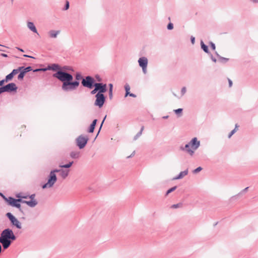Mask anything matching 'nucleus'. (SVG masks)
Listing matches in <instances>:
<instances>
[{
    "mask_svg": "<svg viewBox=\"0 0 258 258\" xmlns=\"http://www.w3.org/2000/svg\"><path fill=\"white\" fill-rule=\"evenodd\" d=\"M39 71H44L43 68V69H37L33 71L34 72H37Z\"/></svg>",
    "mask_w": 258,
    "mask_h": 258,
    "instance_id": "nucleus-46",
    "label": "nucleus"
},
{
    "mask_svg": "<svg viewBox=\"0 0 258 258\" xmlns=\"http://www.w3.org/2000/svg\"><path fill=\"white\" fill-rule=\"evenodd\" d=\"M180 150L182 151H185L191 156L193 155L194 154V151L190 148L189 143L186 144L184 147H180Z\"/></svg>",
    "mask_w": 258,
    "mask_h": 258,
    "instance_id": "nucleus-15",
    "label": "nucleus"
},
{
    "mask_svg": "<svg viewBox=\"0 0 258 258\" xmlns=\"http://www.w3.org/2000/svg\"><path fill=\"white\" fill-rule=\"evenodd\" d=\"M209 54L210 55V57L212 60L214 62H216L217 61V59H216V58L214 57L213 55L211 53Z\"/></svg>",
    "mask_w": 258,
    "mask_h": 258,
    "instance_id": "nucleus-42",
    "label": "nucleus"
},
{
    "mask_svg": "<svg viewBox=\"0 0 258 258\" xmlns=\"http://www.w3.org/2000/svg\"><path fill=\"white\" fill-rule=\"evenodd\" d=\"M125 91H129L130 90V86L128 84H126L124 86Z\"/></svg>",
    "mask_w": 258,
    "mask_h": 258,
    "instance_id": "nucleus-36",
    "label": "nucleus"
},
{
    "mask_svg": "<svg viewBox=\"0 0 258 258\" xmlns=\"http://www.w3.org/2000/svg\"><path fill=\"white\" fill-rule=\"evenodd\" d=\"M2 87L4 92L16 91L17 89V87L14 83H9L5 86H2Z\"/></svg>",
    "mask_w": 258,
    "mask_h": 258,
    "instance_id": "nucleus-10",
    "label": "nucleus"
},
{
    "mask_svg": "<svg viewBox=\"0 0 258 258\" xmlns=\"http://www.w3.org/2000/svg\"><path fill=\"white\" fill-rule=\"evenodd\" d=\"M16 239V236L15 235L13 230L10 228L4 229L1 233L0 243L4 249H6L10 247L13 241Z\"/></svg>",
    "mask_w": 258,
    "mask_h": 258,
    "instance_id": "nucleus-2",
    "label": "nucleus"
},
{
    "mask_svg": "<svg viewBox=\"0 0 258 258\" xmlns=\"http://www.w3.org/2000/svg\"><path fill=\"white\" fill-rule=\"evenodd\" d=\"M97 120L96 119L93 120L92 123L91 124L96 126Z\"/></svg>",
    "mask_w": 258,
    "mask_h": 258,
    "instance_id": "nucleus-47",
    "label": "nucleus"
},
{
    "mask_svg": "<svg viewBox=\"0 0 258 258\" xmlns=\"http://www.w3.org/2000/svg\"><path fill=\"white\" fill-rule=\"evenodd\" d=\"M6 216L10 220L11 224L13 226H15L18 229H20L22 228L21 223L11 213H7Z\"/></svg>",
    "mask_w": 258,
    "mask_h": 258,
    "instance_id": "nucleus-7",
    "label": "nucleus"
},
{
    "mask_svg": "<svg viewBox=\"0 0 258 258\" xmlns=\"http://www.w3.org/2000/svg\"><path fill=\"white\" fill-rule=\"evenodd\" d=\"M32 70V67L30 66L26 67L25 69H24L23 71H21L19 74L18 76V80L20 81L23 80L25 74Z\"/></svg>",
    "mask_w": 258,
    "mask_h": 258,
    "instance_id": "nucleus-14",
    "label": "nucleus"
},
{
    "mask_svg": "<svg viewBox=\"0 0 258 258\" xmlns=\"http://www.w3.org/2000/svg\"><path fill=\"white\" fill-rule=\"evenodd\" d=\"M88 140L89 139L87 136L80 135L76 139L77 145L80 149H82L85 147Z\"/></svg>",
    "mask_w": 258,
    "mask_h": 258,
    "instance_id": "nucleus-6",
    "label": "nucleus"
},
{
    "mask_svg": "<svg viewBox=\"0 0 258 258\" xmlns=\"http://www.w3.org/2000/svg\"><path fill=\"white\" fill-rule=\"evenodd\" d=\"M17 49H18L19 50H20V51H22V52H24V50L23 49L20 48H19V47H16Z\"/></svg>",
    "mask_w": 258,
    "mask_h": 258,
    "instance_id": "nucleus-57",
    "label": "nucleus"
},
{
    "mask_svg": "<svg viewBox=\"0 0 258 258\" xmlns=\"http://www.w3.org/2000/svg\"><path fill=\"white\" fill-rule=\"evenodd\" d=\"M44 71L47 70H52L56 71L53 74L54 78L57 79L61 81L62 84L61 89L66 92L73 91L77 89L80 85L79 82L77 81H73V76L70 73L62 71L61 67L56 63H53L48 66L46 68H43Z\"/></svg>",
    "mask_w": 258,
    "mask_h": 258,
    "instance_id": "nucleus-1",
    "label": "nucleus"
},
{
    "mask_svg": "<svg viewBox=\"0 0 258 258\" xmlns=\"http://www.w3.org/2000/svg\"><path fill=\"white\" fill-rule=\"evenodd\" d=\"M59 30H50L48 32L49 36L50 38H55L57 37V35L60 33Z\"/></svg>",
    "mask_w": 258,
    "mask_h": 258,
    "instance_id": "nucleus-18",
    "label": "nucleus"
},
{
    "mask_svg": "<svg viewBox=\"0 0 258 258\" xmlns=\"http://www.w3.org/2000/svg\"><path fill=\"white\" fill-rule=\"evenodd\" d=\"M60 169H54L51 171L49 176V179L47 182L42 185V188H45L47 187H51L57 180L56 176L55 174V172H60Z\"/></svg>",
    "mask_w": 258,
    "mask_h": 258,
    "instance_id": "nucleus-4",
    "label": "nucleus"
},
{
    "mask_svg": "<svg viewBox=\"0 0 258 258\" xmlns=\"http://www.w3.org/2000/svg\"><path fill=\"white\" fill-rule=\"evenodd\" d=\"M95 77L99 82H100L101 81V79L100 78L99 75H96Z\"/></svg>",
    "mask_w": 258,
    "mask_h": 258,
    "instance_id": "nucleus-51",
    "label": "nucleus"
},
{
    "mask_svg": "<svg viewBox=\"0 0 258 258\" xmlns=\"http://www.w3.org/2000/svg\"><path fill=\"white\" fill-rule=\"evenodd\" d=\"M5 82H6V81H5V79L1 81L0 80V86H3Z\"/></svg>",
    "mask_w": 258,
    "mask_h": 258,
    "instance_id": "nucleus-50",
    "label": "nucleus"
},
{
    "mask_svg": "<svg viewBox=\"0 0 258 258\" xmlns=\"http://www.w3.org/2000/svg\"><path fill=\"white\" fill-rule=\"evenodd\" d=\"M183 109L182 108H178L177 109L174 110V112L175 114L178 115V116H181L182 115V112Z\"/></svg>",
    "mask_w": 258,
    "mask_h": 258,
    "instance_id": "nucleus-25",
    "label": "nucleus"
},
{
    "mask_svg": "<svg viewBox=\"0 0 258 258\" xmlns=\"http://www.w3.org/2000/svg\"><path fill=\"white\" fill-rule=\"evenodd\" d=\"M71 157L74 159L78 158L79 157V153L77 152H72L71 153Z\"/></svg>",
    "mask_w": 258,
    "mask_h": 258,
    "instance_id": "nucleus-24",
    "label": "nucleus"
},
{
    "mask_svg": "<svg viewBox=\"0 0 258 258\" xmlns=\"http://www.w3.org/2000/svg\"><path fill=\"white\" fill-rule=\"evenodd\" d=\"M168 30H171L173 29V24L172 23H169L167 26Z\"/></svg>",
    "mask_w": 258,
    "mask_h": 258,
    "instance_id": "nucleus-35",
    "label": "nucleus"
},
{
    "mask_svg": "<svg viewBox=\"0 0 258 258\" xmlns=\"http://www.w3.org/2000/svg\"><path fill=\"white\" fill-rule=\"evenodd\" d=\"M181 206H182L181 203H178L177 204H174V205H172L171 208H180Z\"/></svg>",
    "mask_w": 258,
    "mask_h": 258,
    "instance_id": "nucleus-33",
    "label": "nucleus"
},
{
    "mask_svg": "<svg viewBox=\"0 0 258 258\" xmlns=\"http://www.w3.org/2000/svg\"><path fill=\"white\" fill-rule=\"evenodd\" d=\"M129 96L133 97H136V95L135 94L132 93H130V95Z\"/></svg>",
    "mask_w": 258,
    "mask_h": 258,
    "instance_id": "nucleus-55",
    "label": "nucleus"
},
{
    "mask_svg": "<svg viewBox=\"0 0 258 258\" xmlns=\"http://www.w3.org/2000/svg\"><path fill=\"white\" fill-rule=\"evenodd\" d=\"M94 87H96L98 90L97 94H103L107 91V85L102 83H95Z\"/></svg>",
    "mask_w": 258,
    "mask_h": 258,
    "instance_id": "nucleus-12",
    "label": "nucleus"
},
{
    "mask_svg": "<svg viewBox=\"0 0 258 258\" xmlns=\"http://www.w3.org/2000/svg\"><path fill=\"white\" fill-rule=\"evenodd\" d=\"M36 195H30L29 196V200L25 201L23 200L24 203L26 204L28 206L30 207H35L38 204L37 201L35 199Z\"/></svg>",
    "mask_w": 258,
    "mask_h": 258,
    "instance_id": "nucleus-11",
    "label": "nucleus"
},
{
    "mask_svg": "<svg viewBox=\"0 0 258 258\" xmlns=\"http://www.w3.org/2000/svg\"><path fill=\"white\" fill-rule=\"evenodd\" d=\"M97 92H98V90L96 87H94V89L91 91V94L93 95L96 94Z\"/></svg>",
    "mask_w": 258,
    "mask_h": 258,
    "instance_id": "nucleus-38",
    "label": "nucleus"
},
{
    "mask_svg": "<svg viewBox=\"0 0 258 258\" xmlns=\"http://www.w3.org/2000/svg\"><path fill=\"white\" fill-rule=\"evenodd\" d=\"M130 91H125V97H127L128 95H130Z\"/></svg>",
    "mask_w": 258,
    "mask_h": 258,
    "instance_id": "nucleus-53",
    "label": "nucleus"
},
{
    "mask_svg": "<svg viewBox=\"0 0 258 258\" xmlns=\"http://www.w3.org/2000/svg\"><path fill=\"white\" fill-rule=\"evenodd\" d=\"M238 127V125L237 124H236L235 125V128L233 129L229 134L228 135V138H230L237 131V128Z\"/></svg>",
    "mask_w": 258,
    "mask_h": 258,
    "instance_id": "nucleus-29",
    "label": "nucleus"
},
{
    "mask_svg": "<svg viewBox=\"0 0 258 258\" xmlns=\"http://www.w3.org/2000/svg\"><path fill=\"white\" fill-rule=\"evenodd\" d=\"M201 48L203 50L204 52H205L208 54L210 53L208 46L206 45L202 40L201 41Z\"/></svg>",
    "mask_w": 258,
    "mask_h": 258,
    "instance_id": "nucleus-19",
    "label": "nucleus"
},
{
    "mask_svg": "<svg viewBox=\"0 0 258 258\" xmlns=\"http://www.w3.org/2000/svg\"><path fill=\"white\" fill-rule=\"evenodd\" d=\"M27 27L33 32L37 34V35H39V34L37 32V30L33 22H27Z\"/></svg>",
    "mask_w": 258,
    "mask_h": 258,
    "instance_id": "nucleus-16",
    "label": "nucleus"
},
{
    "mask_svg": "<svg viewBox=\"0 0 258 258\" xmlns=\"http://www.w3.org/2000/svg\"><path fill=\"white\" fill-rule=\"evenodd\" d=\"M139 65L142 68L143 72L144 74H146L147 72V65H148V59L145 56L140 57L138 59Z\"/></svg>",
    "mask_w": 258,
    "mask_h": 258,
    "instance_id": "nucleus-9",
    "label": "nucleus"
},
{
    "mask_svg": "<svg viewBox=\"0 0 258 258\" xmlns=\"http://www.w3.org/2000/svg\"><path fill=\"white\" fill-rule=\"evenodd\" d=\"M236 198H237V196H233V197H232V199H236Z\"/></svg>",
    "mask_w": 258,
    "mask_h": 258,
    "instance_id": "nucleus-62",
    "label": "nucleus"
},
{
    "mask_svg": "<svg viewBox=\"0 0 258 258\" xmlns=\"http://www.w3.org/2000/svg\"><path fill=\"white\" fill-rule=\"evenodd\" d=\"M81 83L84 87L92 89L94 87L95 83L94 79L92 77L87 76L82 79Z\"/></svg>",
    "mask_w": 258,
    "mask_h": 258,
    "instance_id": "nucleus-5",
    "label": "nucleus"
},
{
    "mask_svg": "<svg viewBox=\"0 0 258 258\" xmlns=\"http://www.w3.org/2000/svg\"><path fill=\"white\" fill-rule=\"evenodd\" d=\"M251 2L254 3H258V0H251Z\"/></svg>",
    "mask_w": 258,
    "mask_h": 258,
    "instance_id": "nucleus-59",
    "label": "nucleus"
},
{
    "mask_svg": "<svg viewBox=\"0 0 258 258\" xmlns=\"http://www.w3.org/2000/svg\"><path fill=\"white\" fill-rule=\"evenodd\" d=\"M73 163V162L72 161V162H70L69 163H68L67 164L61 165H60L59 166L61 168H70L72 165Z\"/></svg>",
    "mask_w": 258,
    "mask_h": 258,
    "instance_id": "nucleus-28",
    "label": "nucleus"
},
{
    "mask_svg": "<svg viewBox=\"0 0 258 258\" xmlns=\"http://www.w3.org/2000/svg\"><path fill=\"white\" fill-rule=\"evenodd\" d=\"M96 100L94 103L95 106L101 108L103 106L105 101V97L103 94H96L95 95Z\"/></svg>",
    "mask_w": 258,
    "mask_h": 258,
    "instance_id": "nucleus-8",
    "label": "nucleus"
},
{
    "mask_svg": "<svg viewBox=\"0 0 258 258\" xmlns=\"http://www.w3.org/2000/svg\"><path fill=\"white\" fill-rule=\"evenodd\" d=\"M108 86L109 87V90H113V85L112 84H109Z\"/></svg>",
    "mask_w": 258,
    "mask_h": 258,
    "instance_id": "nucleus-49",
    "label": "nucleus"
},
{
    "mask_svg": "<svg viewBox=\"0 0 258 258\" xmlns=\"http://www.w3.org/2000/svg\"><path fill=\"white\" fill-rule=\"evenodd\" d=\"M106 116H105V117H104V119L103 120V121H102V123H101V125H100V127L99 130H101V127H102V125H103V123L104 121V120H105V118H106ZM98 133H99V132H98ZM98 134H99V133H98Z\"/></svg>",
    "mask_w": 258,
    "mask_h": 258,
    "instance_id": "nucleus-54",
    "label": "nucleus"
},
{
    "mask_svg": "<svg viewBox=\"0 0 258 258\" xmlns=\"http://www.w3.org/2000/svg\"><path fill=\"white\" fill-rule=\"evenodd\" d=\"M2 93H4V91L3 90V89H2V87H0V94H2Z\"/></svg>",
    "mask_w": 258,
    "mask_h": 258,
    "instance_id": "nucleus-58",
    "label": "nucleus"
},
{
    "mask_svg": "<svg viewBox=\"0 0 258 258\" xmlns=\"http://www.w3.org/2000/svg\"><path fill=\"white\" fill-rule=\"evenodd\" d=\"M168 117H169V116H168V115H166V116H163V117H162V118H163V119H167V118H168Z\"/></svg>",
    "mask_w": 258,
    "mask_h": 258,
    "instance_id": "nucleus-60",
    "label": "nucleus"
},
{
    "mask_svg": "<svg viewBox=\"0 0 258 258\" xmlns=\"http://www.w3.org/2000/svg\"><path fill=\"white\" fill-rule=\"evenodd\" d=\"M249 187H247L245 188L244 189H243L242 190V192H248V191H251V190L250 191L249 190Z\"/></svg>",
    "mask_w": 258,
    "mask_h": 258,
    "instance_id": "nucleus-43",
    "label": "nucleus"
},
{
    "mask_svg": "<svg viewBox=\"0 0 258 258\" xmlns=\"http://www.w3.org/2000/svg\"><path fill=\"white\" fill-rule=\"evenodd\" d=\"M186 92V88L185 87H183L182 88H181V96H183L185 93Z\"/></svg>",
    "mask_w": 258,
    "mask_h": 258,
    "instance_id": "nucleus-34",
    "label": "nucleus"
},
{
    "mask_svg": "<svg viewBox=\"0 0 258 258\" xmlns=\"http://www.w3.org/2000/svg\"><path fill=\"white\" fill-rule=\"evenodd\" d=\"M113 97V90H109V97L110 99H111Z\"/></svg>",
    "mask_w": 258,
    "mask_h": 258,
    "instance_id": "nucleus-40",
    "label": "nucleus"
},
{
    "mask_svg": "<svg viewBox=\"0 0 258 258\" xmlns=\"http://www.w3.org/2000/svg\"><path fill=\"white\" fill-rule=\"evenodd\" d=\"M95 126L93 125H92L91 124L90 125V127L89 128V130L88 131V132L89 133H93L94 131V129H95Z\"/></svg>",
    "mask_w": 258,
    "mask_h": 258,
    "instance_id": "nucleus-30",
    "label": "nucleus"
},
{
    "mask_svg": "<svg viewBox=\"0 0 258 258\" xmlns=\"http://www.w3.org/2000/svg\"><path fill=\"white\" fill-rule=\"evenodd\" d=\"M188 172V169H186L184 171H181L180 172V173L176 177L173 178V179L177 180V179H180L182 178H183L185 176H186Z\"/></svg>",
    "mask_w": 258,
    "mask_h": 258,
    "instance_id": "nucleus-17",
    "label": "nucleus"
},
{
    "mask_svg": "<svg viewBox=\"0 0 258 258\" xmlns=\"http://www.w3.org/2000/svg\"><path fill=\"white\" fill-rule=\"evenodd\" d=\"M69 7H70L69 2L68 1H67L65 6H64V10H68L69 8Z\"/></svg>",
    "mask_w": 258,
    "mask_h": 258,
    "instance_id": "nucleus-41",
    "label": "nucleus"
},
{
    "mask_svg": "<svg viewBox=\"0 0 258 258\" xmlns=\"http://www.w3.org/2000/svg\"><path fill=\"white\" fill-rule=\"evenodd\" d=\"M61 68L62 69V71H64V72H66L67 71H73L72 67H71L70 66H64L62 67H61Z\"/></svg>",
    "mask_w": 258,
    "mask_h": 258,
    "instance_id": "nucleus-22",
    "label": "nucleus"
},
{
    "mask_svg": "<svg viewBox=\"0 0 258 258\" xmlns=\"http://www.w3.org/2000/svg\"><path fill=\"white\" fill-rule=\"evenodd\" d=\"M13 77H14V76L11 73L9 74H8V75L6 76V77L5 78V81H6V82H7L13 79Z\"/></svg>",
    "mask_w": 258,
    "mask_h": 258,
    "instance_id": "nucleus-26",
    "label": "nucleus"
},
{
    "mask_svg": "<svg viewBox=\"0 0 258 258\" xmlns=\"http://www.w3.org/2000/svg\"><path fill=\"white\" fill-rule=\"evenodd\" d=\"M1 56H3V57H5L8 56L7 54H5V53H2V54H1Z\"/></svg>",
    "mask_w": 258,
    "mask_h": 258,
    "instance_id": "nucleus-56",
    "label": "nucleus"
},
{
    "mask_svg": "<svg viewBox=\"0 0 258 258\" xmlns=\"http://www.w3.org/2000/svg\"><path fill=\"white\" fill-rule=\"evenodd\" d=\"M189 144L190 146V148L194 152L200 146V141H199L196 137L192 138L189 142Z\"/></svg>",
    "mask_w": 258,
    "mask_h": 258,
    "instance_id": "nucleus-13",
    "label": "nucleus"
},
{
    "mask_svg": "<svg viewBox=\"0 0 258 258\" xmlns=\"http://www.w3.org/2000/svg\"><path fill=\"white\" fill-rule=\"evenodd\" d=\"M75 79H76V81L79 82L78 81L80 80H82L83 79H84L81 75V74L80 73H77L76 75H75Z\"/></svg>",
    "mask_w": 258,
    "mask_h": 258,
    "instance_id": "nucleus-27",
    "label": "nucleus"
},
{
    "mask_svg": "<svg viewBox=\"0 0 258 258\" xmlns=\"http://www.w3.org/2000/svg\"><path fill=\"white\" fill-rule=\"evenodd\" d=\"M191 42L192 44H194L195 42V37L191 36L190 37Z\"/></svg>",
    "mask_w": 258,
    "mask_h": 258,
    "instance_id": "nucleus-44",
    "label": "nucleus"
},
{
    "mask_svg": "<svg viewBox=\"0 0 258 258\" xmlns=\"http://www.w3.org/2000/svg\"><path fill=\"white\" fill-rule=\"evenodd\" d=\"M19 71L18 70V69H14L12 72H11V73L13 74V75L14 76L15 75H16L17 74H18L19 73Z\"/></svg>",
    "mask_w": 258,
    "mask_h": 258,
    "instance_id": "nucleus-37",
    "label": "nucleus"
},
{
    "mask_svg": "<svg viewBox=\"0 0 258 258\" xmlns=\"http://www.w3.org/2000/svg\"><path fill=\"white\" fill-rule=\"evenodd\" d=\"M215 54L216 55H217V56L219 58V61L222 63H225L226 62H227L228 60H229V58H225V57H222L221 56H220L218 53L217 52H215Z\"/></svg>",
    "mask_w": 258,
    "mask_h": 258,
    "instance_id": "nucleus-20",
    "label": "nucleus"
},
{
    "mask_svg": "<svg viewBox=\"0 0 258 258\" xmlns=\"http://www.w3.org/2000/svg\"><path fill=\"white\" fill-rule=\"evenodd\" d=\"M202 170V168L201 167H199L197 168L196 169H195L192 171V172L194 174H196V173L199 172L200 171H201Z\"/></svg>",
    "mask_w": 258,
    "mask_h": 258,
    "instance_id": "nucleus-32",
    "label": "nucleus"
},
{
    "mask_svg": "<svg viewBox=\"0 0 258 258\" xmlns=\"http://www.w3.org/2000/svg\"><path fill=\"white\" fill-rule=\"evenodd\" d=\"M23 56H24V57H31V58H33V57L30 56L28 55H26V54H24Z\"/></svg>",
    "mask_w": 258,
    "mask_h": 258,
    "instance_id": "nucleus-61",
    "label": "nucleus"
},
{
    "mask_svg": "<svg viewBox=\"0 0 258 258\" xmlns=\"http://www.w3.org/2000/svg\"><path fill=\"white\" fill-rule=\"evenodd\" d=\"M176 188V186H173L170 188H169V189H168L166 192V194H170L171 193V192H173V191H174V190Z\"/></svg>",
    "mask_w": 258,
    "mask_h": 258,
    "instance_id": "nucleus-31",
    "label": "nucleus"
},
{
    "mask_svg": "<svg viewBox=\"0 0 258 258\" xmlns=\"http://www.w3.org/2000/svg\"><path fill=\"white\" fill-rule=\"evenodd\" d=\"M25 68H25L24 67H20L17 69L19 71V72H21V71H23L24 69H25Z\"/></svg>",
    "mask_w": 258,
    "mask_h": 258,
    "instance_id": "nucleus-45",
    "label": "nucleus"
},
{
    "mask_svg": "<svg viewBox=\"0 0 258 258\" xmlns=\"http://www.w3.org/2000/svg\"><path fill=\"white\" fill-rule=\"evenodd\" d=\"M144 128V126H142L140 131L134 137V140H137L142 135Z\"/></svg>",
    "mask_w": 258,
    "mask_h": 258,
    "instance_id": "nucleus-21",
    "label": "nucleus"
},
{
    "mask_svg": "<svg viewBox=\"0 0 258 258\" xmlns=\"http://www.w3.org/2000/svg\"><path fill=\"white\" fill-rule=\"evenodd\" d=\"M229 86L231 87L232 86V81L228 79Z\"/></svg>",
    "mask_w": 258,
    "mask_h": 258,
    "instance_id": "nucleus-48",
    "label": "nucleus"
},
{
    "mask_svg": "<svg viewBox=\"0 0 258 258\" xmlns=\"http://www.w3.org/2000/svg\"><path fill=\"white\" fill-rule=\"evenodd\" d=\"M135 151H134L132 153V154H131V155L130 156H127V158H131V157H132L134 156L135 155Z\"/></svg>",
    "mask_w": 258,
    "mask_h": 258,
    "instance_id": "nucleus-52",
    "label": "nucleus"
},
{
    "mask_svg": "<svg viewBox=\"0 0 258 258\" xmlns=\"http://www.w3.org/2000/svg\"><path fill=\"white\" fill-rule=\"evenodd\" d=\"M24 195H16V197L19 199H15L12 197H9L8 198H7L5 196V195H0V196L8 202L9 205L17 208H20L21 207V205L19 203V202L24 203L23 200H22L21 198L27 199L28 197V196Z\"/></svg>",
    "mask_w": 258,
    "mask_h": 258,
    "instance_id": "nucleus-3",
    "label": "nucleus"
},
{
    "mask_svg": "<svg viewBox=\"0 0 258 258\" xmlns=\"http://www.w3.org/2000/svg\"><path fill=\"white\" fill-rule=\"evenodd\" d=\"M210 46H211V48L213 49V50H215L216 49V46L215 45V44L212 42H210Z\"/></svg>",
    "mask_w": 258,
    "mask_h": 258,
    "instance_id": "nucleus-39",
    "label": "nucleus"
},
{
    "mask_svg": "<svg viewBox=\"0 0 258 258\" xmlns=\"http://www.w3.org/2000/svg\"><path fill=\"white\" fill-rule=\"evenodd\" d=\"M0 51H4V50H2V49H0Z\"/></svg>",
    "mask_w": 258,
    "mask_h": 258,
    "instance_id": "nucleus-64",
    "label": "nucleus"
},
{
    "mask_svg": "<svg viewBox=\"0 0 258 258\" xmlns=\"http://www.w3.org/2000/svg\"><path fill=\"white\" fill-rule=\"evenodd\" d=\"M89 190H90V192H93V190H92L91 188H89Z\"/></svg>",
    "mask_w": 258,
    "mask_h": 258,
    "instance_id": "nucleus-63",
    "label": "nucleus"
},
{
    "mask_svg": "<svg viewBox=\"0 0 258 258\" xmlns=\"http://www.w3.org/2000/svg\"><path fill=\"white\" fill-rule=\"evenodd\" d=\"M60 175L63 178H65L68 175V171L60 170Z\"/></svg>",
    "mask_w": 258,
    "mask_h": 258,
    "instance_id": "nucleus-23",
    "label": "nucleus"
}]
</instances>
